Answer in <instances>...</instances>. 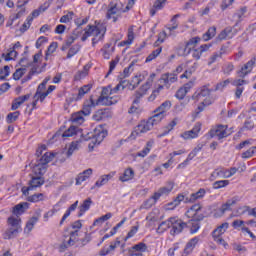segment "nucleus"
<instances>
[{"label":"nucleus","mask_w":256,"mask_h":256,"mask_svg":"<svg viewBox=\"0 0 256 256\" xmlns=\"http://www.w3.org/2000/svg\"><path fill=\"white\" fill-rule=\"evenodd\" d=\"M105 33H107V26L101 22H95V25H88L84 29L81 41H87L89 37H93L92 46L95 47L99 41H103V39H105Z\"/></svg>","instance_id":"obj_1"},{"label":"nucleus","mask_w":256,"mask_h":256,"mask_svg":"<svg viewBox=\"0 0 256 256\" xmlns=\"http://www.w3.org/2000/svg\"><path fill=\"white\" fill-rule=\"evenodd\" d=\"M117 101H119L117 97L103 96V95H101L97 101L93 100V98H90L89 100H86L84 103L83 113L87 117L91 115L92 109H94V107H97V105H102V106L115 105Z\"/></svg>","instance_id":"obj_2"},{"label":"nucleus","mask_w":256,"mask_h":256,"mask_svg":"<svg viewBox=\"0 0 256 256\" xmlns=\"http://www.w3.org/2000/svg\"><path fill=\"white\" fill-rule=\"evenodd\" d=\"M185 223L177 217H172L162 223L157 228V233H165L167 229H171V235H179L185 229Z\"/></svg>","instance_id":"obj_3"},{"label":"nucleus","mask_w":256,"mask_h":256,"mask_svg":"<svg viewBox=\"0 0 256 256\" xmlns=\"http://www.w3.org/2000/svg\"><path fill=\"white\" fill-rule=\"evenodd\" d=\"M155 77H157V74L155 73L150 74L146 83L142 85L139 92L136 93V99L133 101V105L129 109L128 113H131V114L139 113V107H137V103H139V99H141L143 95H147V91L151 89L153 85V81H155Z\"/></svg>","instance_id":"obj_4"},{"label":"nucleus","mask_w":256,"mask_h":256,"mask_svg":"<svg viewBox=\"0 0 256 256\" xmlns=\"http://www.w3.org/2000/svg\"><path fill=\"white\" fill-rule=\"evenodd\" d=\"M211 90L207 86H203L200 91L195 95V98L201 103L196 109V113H203L206 107H209L213 103V98H211Z\"/></svg>","instance_id":"obj_5"},{"label":"nucleus","mask_w":256,"mask_h":256,"mask_svg":"<svg viewBox=\"0 0 256 256\" xmlns=\"http://www.w3.org/2000/svg\"><path fill=\"white\" fill-rule=\"evenodd\" d=\"M45 184V179L43 177L38 176V177H33L30 182L28 187H22V194L25 197H29V191H35V189H38V187H41Z\"/></svg>","instance_id":"obj_6"},{"label":"nucleus","mask_w":256,"mask_h":256,"mask_svg":"<svg viewBox=\"0 0 256 256\" xmlns=\"http://www.w3.org/2000/svg\"><path fill=\"white\" fill-rule=\"evenodd\" d=\"M47 86V80L42 82L39 86L38 89L33 97V102H32V109H35L37 107V103H39V101L41 103H43V101H45V99L47 98V96L49 95L47 92H43L45 91V87Z\"/></svg>","instance_id":"obj_7"},{"label":"nucleus","mask_w":256,"mask_h":256,"mask_svg":"<svg viewBox=\"0 0 256 256\" xmlns=\"http://www.w3.org/2000/svg\"><path fill=\"white\" fill-rule=\"evenodd\" d=\"M153 128L151 127V124L147 120H142L132 132V137L134 139H137V137H143L145 133H149Z\"/></svg>","instance_id":"obj_8"},{"label":"nucleus","mask_w":256,"mask_h":256,"mask_svg":"<svg viewBox=\"0 0 256 256\" xmlns=\"http://www.w3.org/2000/svg\"><path fill=\"white\" fill-rule=\"evenodd\" d=\"M235 173H237V168L235 167L230 169L218 168L211 174V179H217V177H220L221 179H229L230 177H233Z\"/></svg>","instance_id":"obj_9"},{"label":"nucleus","mask_w":256,"mask_h":256,"mask_svg":"<svg viewBox=\"0 0 256 256\" xmlns=\"http://www.w3.org/2000/svg\"><path fill=\"white\" fill-rule=\"evenodd\" d=\"M231 132L227 125H217L210 131V137H217V139H225V137H229Z\"/></svg>","instance_id":"obj_10"},{"label":"nucleus","mask_w":256,"mask_h":256,"mask_svg":"<svg viewBox=\"0 0 256 256\" xmlns=\"http://www.w3.org/2000/svg\"><path fill=\"white\" fill-rule=\"evenodd\" d=\"M199 133H201V124L197 123L191 130L180 134V137L181 139H184V141H191V139H197V137H199Z\"/></svg>","instance_id":"obj_11"},{"label":"nucleus","mask_w":256,"mask_h":256,"mask_svg":"<svg viewBox=\"0 0 256 256\" xmlns=\"http://www.w3.org/2000/svg\"><path fill=\"white\" fill-rule=\"evenodd\" d=\"M186 217L191 219V221H201L203 219V214H201V204H194L187 210Z\"/></svg>","instance_id":"obj_12"},{"label":"nucleus","mask_w":256,"mask_h":256,"mask_svg":"<svg viewBox=\"0 0 256 256\" xmlns=\"http://www.w3.org/2000/svg\"><path fill=\"white\" fill-rule=\"evenodd\" d=\"M199 43H201V38L194 37L186 43V46L184 48L178 47L176 51L179 57H183V55H189V53H191V50H187V47H195L196 45H199Z\"/></svg>","instance_id":"obj_13"},{"label":"nucleus","mask_w":256,"mask_h":256,"mask_svg":"<svg viewBox=\"0 0 256 256\" xmlns=\"http://www.w3.org/2000/svg\"><path fill=\"white\" fill-rule=\"evenodd\" d=\"M107 137V130L103 126H98L94 129V135L92 138V143L99 145Z\"/></svg>","instance_id":"obj_14"},{"label":"nucleus","mask_w":256,"mask_h":256,"mask_svg":"<svg viewBox=\"0 0 256 256\" xmlns=\"http://www.w3.org/2000/svg\"><path fill=\"white\" fill-rule=\"evenodd\" d=\"M175 188V183L168 182L165 186L159 188L154 194L156 195V199L160 200L161 197H168L171 195V191Z\"/></svg>","instance_id":"obj_15"},{"label":"nucleus","mask_w":256,"mask_h":256,"mask_svg":"<svg viewBox=\"0 0 256 256\" xmlns=\"http://www.w3.org/2000/svg\"><path fill=\"white\" fill-rule=\"evenodd\" d=\"M199 241H200V238L199 236L197 237H194L192 239H190L185 248H184V251L182 252L181 256H189L193 253V250L195 249V247H197L199 245Z\"/></svg>","instance_id":"obj_16"},{"label":"nucleus","mask_w":256,"mask_h":256,"mask_svg":"<svg viewBox=\"0 0 256 256\" xmlns=\"http://www.w3.org/2000/svg\"><path fill=\"white\" fill-rule=\"evenodd\" d=\"M235 205V200H228L219 209L215 210L214 217H223L227 211H231V207Z\"/></svg>","instance_id":"obj_17"},{"label":"nucleus","mask_w":256,"mask_h":256,"mask_svg":"<svg viewBox=\"0 0 256 256\" xmlns=\"http://www.w3.org/2000/svg\"><path fill=\"white\" fill-rule=\"evenodd\" d=\"M135 179V170L133 168H126L122 174L119 176V181L121 183H129Z\"/></svg>","instance_id":"obj_18"},{"label":"nucleus","mask_w":256,"mask_h":256,"mask_svg":"<svg viewBox=\"0 0 256 256\" xmlns=\"http://www.w3.org/2000/svg\"><path fill=\"white\" fill-rule=\"evenodd\" d=\"M201 152V146L195 147L187 156L186 160L178 165V169H184L186 165H189L190 161H193L197 155Z\"/></svg>","instance_id":"obj_19"},{"label":"nucleus","mask_w":256,"mask_h":256,"mask_svg":"<svg viewBox=\"0 0 256 256\" xmlns=\"http://www.w3.org/2000/svg\"><path fill=\"white\" fill-rule=\"evenodd\" d=\"M119 13H121V9H119V6L117 3H110L107 17L108 19H113V21H117V17H119Z\"/></svg>","instance_id":"obj_20"},{"label":"nucleus","mask_w":256,"mask_h":256,"mask_svg":"<svg viewBox=\"0 0 256 256\" xmlns=\"http://www.w3.org/2000/svg\"><path fill=\"white\" fill-rule=\"evenodd\" d=\"M149 76V72L147 71H142L140 72L138 75H136L133 79L132 82L129 86V89H135V87H138V85L145 81V79H147V77Z\"/></svg>","instance_id":"obj_21"},{"label":"nucleus","mask_w":256,"mask_h":256,"mask_svg":"<svg viewBox=\"0 0 256 256\" xmlns=\"http://www.w3.org/2000/svg\"><path fill=\"white\" fill-rule=\"evenodd\" d=\"M93 175V169L88 168L84 170L82 173H79L76 177V185H82Z\"/></svg>","instance_id":"obj_22"},{"label":"nucleus","mask_w":256,"mask_h":256,"mask_svg":"<svg viewBox=\"0 0 256 256\" xmlns=\"http://www.w3.org/2000/svg\"><path fill=\"white\" fill-rule=\"evenodd\" d=\"M172 105L173 104L171 103V101L166 100L158 108H156L154 110V113H157L158 115L165 118L166 117L165 113H167V111H169V109H171Z\"/></svg>","instance_id":"obj_23"},{"label":"nucleus","mask_w":256,"mask_h":256,"mask_svg":"<svg viewBox=\"0 0 256 256\" xmlns=\"http://www.w3.org/2000/svg\"><path fill=\"white\" fill-rule=\"evenodd\" d=\"M254 65H255L254 60L248 61L238 72L239 77H242V78L247 77V75H249V73H251V71H253Z\"/></svg>","instance_id":"obj_24"},{"label":"nucleus","mask_w":256,"mask_h":256,"mask_svg":"<svg viewBox=\"0 0 256 256\" xmlns=\"http://www.w3.org/2000/svg\"><path fill=\"white\" fill-rule=\"evenodd\" d=\"M115 177V172H110L109 174L102 175L96 182L95 187H103V185H107L111 179Z\"/></svg>","instance_id":"obj_25"},{"label":"nucleus","mask_w":256,"mask_h":256,"mask_svg":"<svg viewBox=\"0 0 256 256\" xmlns=\"http://www.w3.org/2000/svg\"><path fill=\"white\" fill-rule=\"evenodd\" d=\"M29 99H31V94H26L24 96L16 98L11 106L12 111H17V109L21 107L23 103H25V101H29Z\"/></svg>","instance_id":"obj_26"},{"label":"nucleus","mask_w":256,"mask_h":256,"mask_svg":"<svg viewBox=\"0 0 256 256\" xmlns=\"http://www.w3.org/2000/svg\"><path fill=\"white\" fill-rule=\"evenodd\" d=\"M91 205H93V200H91V198H87L86 200H84L78 208L79 209L78 217H83L85 213H87V211L91 209Z\"/></svg>","instance_id":"obj_27"},{"label":"nucleus","mask_w":256,"mask_h":256,"mask_svg":"<svg viewBox=\"0 0 256 256\" xmlns=\"http://www.w3.org/2000/svg\"><path fill=\"white\" fill-rule=\"evenodd\" d=\"M192 88H193L192 83L185 84L176 92V95H175L176 99H185V96L187 95V93H189V91H191Z\"/></svg>","instance_id":"obj_28"},{"label":"nucleus","mask_w":256,"mask_h":256,"mask_svg":"<svg viewBox=\"0 0 256 256\" xmlns=\"http://www.w3.org/2000/svg\"><path fill=\"white\" fill-rule=\"evenodd\" d=\"M125 89V86H123V83L118 84L114 89H111L110 86L103 88L102 90V96L110 97V95H113V93H117V91H123Z\"/></svg>","instance_id":"obj_29"},{"label":"nucleus","mask_w":256,"mask_h":256,"mask_svg":"<svg viewBox=\"0 0 256 256\" xmlns=\"http://www.w3.org/2000/svg\"><path fill=\"white\" fill-rule=\"evenodd\" d=\"M8 225L12 229H18L20 231H23V228L21 227V218H19V216H10L8 218Z\"/></svg>","instance_id":"obj_30"},{"label":"nucleus","mask_w":256,"mask_h":256,"mask_svg":"<svg viewBox=\"0 0 256 256\" xmlns=\"http://www.w3.org/2000/svg\"><path fill=\"white\" fill-rule=\"evenodd\" d=\"M77 207H79V200H76L75 203H73L64 213V215L62 216V219L60 220V225H63V223H65V221H67V219L70 217L71 213H73V211H75L77 209Z\"/></svg>","instance_id":"obj_31"},{"label":"nucleus","mask_w":256,"mask_h":256,"mask_svg":"<svg viewBox=\"0 0 256 256\" xmlns=\"http://www.w3.org/2000/svg\"><path fill=\"white\" fill-rule=\"evenodd\" d=\"M89 69H91V64H86L82 70L75 74L74 80L81 81V79H85L89 75Z\"/></svg>","instance_id":"obj_32"},{"label":"nucleus","mask_w":256,"mask_h":256,"mask_svg":"<svg viewBox=\"0 0 256 256\" xmlns=\"http://www.w3.org/2000/svg\"><path fill=\"white\" fill-rule=\"evenodd\" d=\"M135 40V33L133 29H128L127 40L120 42L119 47H129V45H133V41Z\"/></svg>","instance_id":"obj_33"},{"label":"nucleus","mask_w":256,"mask_h":256,"mask_svg":"<svg viewBox=\"0 0 256 256\" xmlns=\"http://www.w3.org/2000/svg\"><path fill=\"white\" fill-rule=\"evenodd\" d=\"M227 229H229V223H222L212 232V237H221V235H225Z\"/></svg>","instance_id":"obj_34"},{"label":"nucleus","mask_w":256,"mask_h":256,"mask_svg":"<svg viewBox=\"0 0 256 256\" xmlns=\"http://www.w3.org/2000/svg\"><path fill=\"white\" fill-rule=\"evenodd\" d=\"M46 172L47 166L40 160L33 166V173L35 175H45Z\"/></svg>","instance_id":"obj_35"},{"label":"nucleus","mask_w":256,"mask_h":256,"mask_svg":"<svg viewBox=\"0 0 256 256\" xmlns=\"http://www.w3.org/2000/svg\"><path fill=\"white\" fill-rule=\"evenodd\" d=\"M119 245H121V241H119V239H117L114 243H111L109 247L103 248L100 251V255L107 256V255H109V253H113V251H115V249H117V247H119Z\"/></svg>","instance_id":"obj_36"},{"label":"nucleus","mask_w":256,"mask_h":256,"mask_svg":"<svg viewBox=\"0 0 256 256\" xmlns=\"http://www.w3.org/2000/svg\"><path fill=\"white\" fill-rule=\"evenodd\" d=\"M153 145H155V141L150 140L146 143V146L137 153V157H147L148 153H151V149H153Z\"/></svg>","instance_id":"obj_37"},{"label":"nucleus","mask_w":256,"mask_h":256,"mask_svg":"<svg viewBox=\"0 0 256 256\" xmlns=\"http://www.w3.org/2000/svg\"><path fill=\"white\" fill-rule=\"evenodd\" d=\"M207 195V191L203 188H200L196 193H192L190 195V203H195V201H199V199H203Z\"/></svg>","instance_id":"obj_38"},{"label":"nucleus","mask_w":256,"mask_h":256,"mask_svg":"<svg viewBox=\"0 0 256 256\" xmlns=\"http://www.w3.org/2000/svg\"><path fill=\"white\" fill-rule=\"evenodd\" d=\"M219 41H225V39H233V28L227 27L218 35Z\"/></svg>","instance_id":"obj_39"},{"label":"nucleus","mask_w":256,"mask_h":256,"mask_svg":"<svg viewBox=\"0 0 256 256\" xmlns=\"http://www.w3.org/2000/svg\"><path fill=\"white\" fill-rule=\"evenodd\" d=\"M54 157H59V153H53V152H46L39 161H41L46 167L48 163H51L53 161Z\"/></svg>","instance_id":"obj_40"},{"label":"nucleus","mask_w":256,"mask_h":256,"mask_svg":"<svg viewBox=\"0 0 256 256\" xmlns=\"http://www.w3.org/2000/svg\"><path fill=\"white\" fill-rule=\"evenodd\" d=\"M37 221H39L37 217H32L30 220H28V222L26 223V226L24 227V233L26 235H29V233L33 231L35 225H37Z\"/></svg>","instance_id":"obj_41"},{"label":"nucleus","mask_w":256,"mask_h":256,"mask_svg":"<svg viewBox=\"0 0 256 256\" xmlns=\"http://www.w3.org/2000/svg\"><path fill=\"white\" fill-rule=\"evenodd\" d=\"M23 230H19L17 228H9L3 235L4 239H15Z\"/></svg>","instance_id":"obj_42"},{"label":"nucleus","mask_w":256,"mask_h":256,"mask_svg":"<svg viewBox=\"0 0 256 256\" xmlns=\"http://www.w3.org/2000/svg\"><path fill=\"white\" fill-rule=\"evenodd\" d=\"M158 198H156V195L153 194L150 198H148L140 207V209H151L153 205L157 203Z\"/></svg>","instance_id":"obj_43"},{"label":"nucleus","mask_w":256,"mask_h":256,"mask_svg":"<svg viewBox=\"0 0 256 256\" xmlns=\"http://www.w3.org/2000/svg\"><path fill=\"white\" fill-rule=\"evenodd\" d=\"M165 118H163V116H160V114L155 113V115H153L152 117H150L147 122L148 124H150V127L153 129V127H155L156 125H159V123H161V121H163Z\"/></svg>","instance_id":"obj_44"},{"label":"nucleus","mask_w":256,"mask_h":256,"mask_svg":"<svg viewBox=\"0 0 256 256\" xmlns=\"http://www.w3.org/2000/svg\"><path fill=\"white\" fill-rule=\"evenodd\" d=\"M165 3H167V0H157L154 3L153 8L150 10V14L153 17L157 11H161L163 7H165Z\"/></svg>","instance_id":"obj_45"},{"label":"nucleus","mask_w":256,"mask_h":256,"mask_svg":"<svg viewBox=\"0 0 256 256\" xmlns=\"http://www.w3.org/2000/svg\"><path fill=\"white\" fill-rule=\"evenodd\" d=\"M111 217H113V214L107 213L106 215H103V216L99 217L98 219H96L93 222V226L94 227H101V225L103 223H105V221H109V219H111Z\"/></svg>","instance_id":"obj_46"},{"label":"nucleus","mask_w":256,"mask_h":256,"mask_svg":"<svg viewBox=\"0 0 256 256\" xmlns=\"http://www.w3.org/2000/svg\"><path fill=\"white\" fill-rule=\"evenodd\" d=\"M101 51L104 59H111V55H113L115 48L111 47L110 44H106Z\"/></svg>","instance_id":"obj_47"},{"label":"nucleus","mask_w":256,"mask_h":256,"mask_svg":"<svg viewBox=\"0 0 256 256\" xmlns=\"http://www.w3.org/2000/svg\"><path fill=\"white\" fill-rule=\"evenodd\" d=\"M27 207V203L18 204L13 208L12 213L13 215H16V217H19V215H23V213H25V208Z\"/></svg>","instance_id":"obj_48"},{"label":"nucleus","mask_w":256,"mask_h":256,"mask_svg":"<svg viewBox=\"0 0 256 256\" xmlns=\"http://www.w3.org/2000/svg\"><path fill=\"white\" fill-rule=\"evenodd\" d=\"M27 201L30 203H39V201H45V194L37 193L27 197Z\"/></svg>","instance_id":"obj_49"},{"label":"nucleus","mask_w":256,"mask_h":256,"mask_svg":"<svg viewBox=\"0 0 256 256\" xmlns=\"http://www.w3.org/2000/svg\"><path fill=\"white\" fill-rule=\"evenodd\" d=\"M91 89H93V85H91V84H87V85H84L81 88H79L78 99H83V97H85V95H87V93H89V91H91Z\"/></svg>","instance_id":"obj_50"},{"label":"nucleus","mask_w":256,"mask_h":256,"mask_svg":"<svg viewBox=\"0 0 256 256\" xmlns=\"http://www.w3.org/2000/svg\"><path fill=\"white\" fill-rule=\"evenodd\" d=\"M105 117H107V110L105 109L97 110L92 116L94 121H103Z\"/></svg>","instance_id":"obj_51"},{"label":"nucleus","mask_w":256,"mask_h":256,"mask_svg":"<svg viewBox=\"0 0 256 256\" xmlns=\"http://www.w3.org/2000/svg\"><path fill=\"white\" fill-rule=\"evenodd\" d=\"M80 147H81V145H80L79 141L72 142L69 145V148H68V151H67V156L71 157V155H73V153H75V151H79Z\"/></svg>","instance_id":"obj_52"},{"label":"nucleus","mask_w":256,"mask_h":256,"mask_svg":"<svg viewBox=\"0 0 256 256\" xmlns=\"http://www.w3.org/2000/svg\"><path fill=\"white\" fill-rule=\"evenodd\" d=\"M217 33V28L211 27L208 29V31L202 36V39L204 41H210V39H213Z\"/></svg>","instance_id":"obj_53"},{"label":"nucleus","mask_w":256,"mask_h":256,"mask_svg":"<svg viewBox=\"0 0 256 256\" xmlns=\"http://www.w3.org/2000/svg\"><path fill=\"white\" fill-rule=\"evenodd\" d=\"M47 9H49V4H44V6H40L39 9L34 10L30 17H32V20H34L35 18L39 17L41 13H45Z\"/></svg>","instance_id":"obj_54"},{"label":"nucleus","mask_w":256,"mask_h":256,"mask_svg":"<svg viewBox=\"0 0 256 256\" xmlns=\"http://www.w3.org/2000/svg\"><path fill=\"white\" fill-rule=\"evenodd\" d=\"M160 81H163V83L165 85H169L171 83H175V81H177V75H173V74H170V75H164L162 76V78L160 79Z\"/></svg>","instance_id":"obj_55"},{"label":"nucleus","mask_w":256,"mask_h":256,"mask_svg":"<svg viewBox=\"0 0 256 256\" xmlns=\"http://www.w3.org/2000/svg\"><path fill=\"white\" fill-rule=\"evenodd\" d=\"M161 51H163V48H157L156 50L152 51V53L146 58L145 63H151V61L157 59V57L161 55Z\"/></svg>","instance_id":"obj_56"},{"label":"nucleus","mask_w":256,"mask_h":256,"mask_svg":"<svg viewBox=\"0 0 256 256\" xmlns=\"http://www.w3.org/2000/svg\"><path fill=\"white\" fill-rule=\"evenodd\" d=\"M19 115H21V113L19 111L9 113L6 117V123H8V124L15 123V121H17V119H19Z\"/></svg>","instance_id":"obj_57"},{"label":"nucleus","mask_w":256,"mask_h":256,"mask_svg":"<svg viewBox=\"0 0 256 256\" xmlns=\"http://www.w3.org/2000/svg\"><path fill=\"white\" fill-rule=\"evenodd\" d=\"M83 115H85V113H83V110L81 112H77L73 114L72 116L73 123H78L79 125H81V123L85 121V118H83Z\"/></svg>","instance_id":"obj_58"},{"label":"nucleus","mask_w":256,"mask_h":256,"mask_svg":"<svg viewBox=\"0 0 256 256\" xmlns=\"http://www.w3.org/2000/svg\"><path fill=\"white\" fill-rule=\"evenodd\" d=\"M81 51V46L80 45H74L72 46L67 54V59H71V57H75Z\"/></svg>","instance_id":"obj_59"},{"label":"nucleus","mask_w":256,"mask_h":256,"mask_svg":"<svg viewBox=\"0 0 256 256\" xmlns=\"http://www.w3.org/2000/svg\"><path fill=\"white\" fill-rule=\"evenodd\" d=\"M17 50L11 49L8 53L3 54L2 57H4L5 61H13V59L17 58Z\"/></svg>","instance_id":"obj_60"},{"label":"nucleus","mask_w":256,"mask_h":256,"mask_svg":"<svg viewBox=\"0 0 256 256\" xmlns=\"http://www.w3.org/2000/svg\"><path fill=\"white\" fill-rule=\"evenodd\" d=\"M56 213H59V208L57 206H54L52 209L44 214V221H49V219H51V217H53Z\"/></svg>","instance_id":"obj_61"},{"label":"nucleus","mask_w":256,"mask_h":256,"mask_svg":"<svg viewBox=\"0 0 256 256\" xmlns=\"http://www.w3.org/2000/svg\"><path fill=\"white\" fill-rule=\"evenodd\" d=\"M31 23H33V17L28 16L22 27L20 28L21 33H25V31H28L29 27H31Z\"/></svg>","instance_id":"obj_62"},{"label":"nucleus","mask_w":256,"mask_h":256,"mask_svg":"<svg viewBox=\"0 0 256 256\" xmlns=\"http://www.w3.org/2000/svg\"><path fill=\"white\" fill-rule=\"evenodd\" d=\"M256 153V147H250L248 150L242 153V159H251Z\"/></svg>","instance_id":"obj_63"},{"label":"nucleus","mask_w":256,"mask_h":256,"mask_svg":"<svg viewBox=\"0 0 256 256\" xmlns=\"http://www.w3.org/2000/svg\"><path fill=\"white\" fill-rule=\"evenodd\" d=\"M77 134V127L70 126L63 134L62 137H73Z\"/></svg>","instance_id":"obj_64"}]
</instances>
